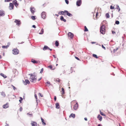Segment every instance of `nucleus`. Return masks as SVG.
Listing matches in <instances>:
<instances>
[{
	"label": "nucleus",
	"instance_id": "43",
	"mask_svg": "<svg viewBox=\"0 0 126 126\" xmlns=\"http://www.w3.org/2000/svg\"><path fill=\"white\" fill-rule=\"evenodd\" d=\"M12 0H5V2H9L11 1H12Z\"/></svg>",
	"mask_w": 126,
	"mask_h": 126
},
{
	"label": "nucleus",
	"instance_id": "33",
	"mask_svg": "<svg viewBox=\"0 0 126 126\" xmlns=\"http://www.w3.org/2000/svg\"><path fill=\"white\" fill-rule=\"evenodd\" d=\"M88 30L87 29V28L86 27V26H84V31L85 32H87L88 31Z\"/></svg>",
	"mask_w": 126,
	"mask_h": 126
},
{
	"label": "nucleus",
	"instance_id": "39",
	"mask_svg": "<svg viewBox=\"0 0 126 126\" xmlns=\"http://www.w3.org/2000/svg\"><path fill=\"white\" fill-rule=\"evenodd\" d=\"M31 18L33 19V20H35L36 19L35 16H31Z\"/></svg>",
	"mask_w": 126,
	"mask_h": 126
},
{
	"label": "nucleus",
	"instance_id": "40",
	"mask_svg": "<svg viewBox=\"0 0 126 126\" xmlns=\"http://www.w3.org/2000/svg\"><path fill=\"white\" fill-rule=\"evenodd\" d=\"M20 99L19 100V102H20V103H21V101L22 100H23V99L21 97H20Z\"/></svg>",
	"mask_w": 126,
	"mask_h": 126
},
{
	"label": "nucleus",
	"instance_id": "14",
	"mask_svg": "<svg viewBox=\"0 0 126 126\" xmlns=\"http://www.w3.org/2000/svg\"><path fill=\"white\" fill-rule=\"evenodd\" d=\"M30 11L32 14H34V13L35 12V9L34 8H30Z\"/></svg>",
	"mask_w": 126,
	"mask_h": 126
},
{
	"label": "nucleus",
	"instance_id": "44",
	"mask_svg": "<svg viewBox=\"0 0 126 126\" xmlns=\"http://www.w3.org/2000/svg\"><path fill=\"white\" fill-rule=\"evenodd\" d=\"M110 9H114V7L113 6H111L110 7Z\"/></svg>",
	"mask_w": 126,
	"mask_h": 126
},
{
	"label": "nucleus",
	"instance_id": "23",
	"mask_svg": "<svg viewBox=\"0 0 126 126\" xmlns=\"http://www.w3.org/2000/svg\"><path fill=\"white\" fill-rule=\"evenodd\" d=\"M48 67L50 69L52 70H54L55 68L54 67H53L52 65H50L48 66Z\"/></svg>",
	"mask_w": 126,
	"mask_h": 126
},
{
	"label": "nucleus",
	"instance_id": "29",
	"mask_svg": "<svg viewBox=\"0 0 126 126\" xmlns=\"http://www.w3.org/2000/svg\"><path fill=\"white\" fill-rule=\"evenodd\" d=\"M65 12L64 11H61L59 13V14L60 15H64V13H65Z\"/></svg>",
	"mask_w": 126,
	"mask_h": 126
},
{
	"label": "nucleus",
	"instance_id": "56",
	"mask_svg": "<svg viewBox=\"0 0 126 126\" xmlns=\"http://www.w3.org/2000/svg\"><path fill=\"white\" fill-rule=\"evenodd\" d=\"M91 43L92 44H95L96 43L95 42H91Z\"/></svg>",
	"mask_w": 126,
	"mask_h": 126
},
{
	"label": "nucleus",
	"instance_id": "64",
	"mask_svg": "<svg viewBox=\"0 0 126 126\" xmlns=\"http://www.w3.org/2000/svg\"><path fill=\"white\" fill-rule=\"evenodd\" d=\"M98 126H101L100 124H99L98 125Z\"/></svg>",
	"mask_w": 126,
	"mask_h": 126
},
{
	"label": "nucleus",
	"instance_id": "58",
	"mask_svg": "<svg viewBox=\"0 0 126 126\" xmlns=\"http://www.w3.org/2000/svg\"><path fill=\"white\" fill-rule=\"evenodd\" d=\"M47 83L48 84H50V82H47Z\"/></svg>",
	"mask_w": 126,
	"mask_h": 126
},
{
	"label": "nucleus",
	"instance_id": "26",
	"mask_svg": "<svg viewBox=\"0 0 126 126\" xmlns=\"http://www.w3.org/2000/svg\"><path fill=\"white\" fill-rule=\"evenodd\" d=\"M75 115L74 114L72 113L71 114L70 116V117H71L73 118H74L75 117Z\"/></svg>",
	"mask_w": 126,
	"mask_h": 126
},
{
	"label": "nucleus",
	"instance_id": "42",
	"mask_svg": "<svg viewBox=\"0 0 126 126\" xmlns=\"http://www.w3.org/2000/svg\"><path fill=\"white\" fill-rule=\"evenodd\" d=\"M11 86H12V87L13 88V89L14 90H15V89H16V88L13 85H12Z\"/></svg>",
	"mask_w": 126,
	"mask_h": 126
},
{
	"label": "nucleus",
	"instance_id": "47",
	"mask_svg": "<svg viewBox=\"0 0 126 126\" xmlns=\"http://www.w3.org/2000/svg\"><path fill=\"white\" fill-rule=\"evenodd\" d=\"M34 96L36 100V101H37V95L36 94H35L34 95Z\"/></svg>",
	"mask_w": 126,
	"mask_h": 126
},
{
	"label": "nucleus",
	"instance_id": "20",
	"mask_svg": "<svg viewBox=\"0 0 126 126\" xmlns=\"http://www.w3.org/2000/svg\"><path fill=\"white\" fill-rule=\"evenodd\" d=\"M49 49V48L46 46H45L43 48V50H45L46 49Z\"/></svg>",
	"mask_w": 126,
	"mask_h": 126
},
{
	"label": "nucleus",
	"instance_id": "21",
	"mask_svg": "<svg viewBox=\"0 0 126 126\" xmlns=\"http://www.w3.org/2000/svg\"><path fill=\"white\" fill-rule=\"evenodd\" d=\"M56 108L57 109H59L60 108V106L58 103H57L56 104Z\"/></svg>",
	"mask_w": 126,
	"mask_h": 126
},
{
	"label": "nucleus",
	"instance_id": "46",
	"mask_svg": "<svg viewBox=\"0 0 126 126\" xmlns=\"http://www.w3.org/2000/svg\"><path fill=\"white\" fill-rule=\"evenodd\" d=\"M44 69L43 68H42L40 72V73H42Z\"/></svg>",
	"mask_w": 126,
	"mask_h": 126
},
{
	"label": "nucleus",
	"instance_id": "34",
	"mask_svg": "<svg viewBox=\"0 0 126 126\" xmlns=\"http://www.w3.org/2000/svg\"><path fill=\"white\" fill-rule=\"evenodd\" d=\"M93 57L96 58H98L97 55L96 54H93Z\"/></svg>",
	"mask_w": 126,
	"mask_h": 126
},
{
	"label": "nucleus",
	"instance_id": "19",
	"mask_svg": "<svg viewBox=\"0 0 126 126\" xmlns=\"http://www.w3.org/2000/svg\"><path fill=\"white\" fill-rule=\"evenodd\" d=\"M60 19L61 21H63L64 22H65L66 21V20L64 18L63 16H61Z\"/></svg>",
	"mask_w": 126,
	"mask_h": 126
},
{
	"label": "nucleus",
	"instance_id": "5",
	"mask_svg": "<svg viewBox=\"0 0 126 126\" xmlns=\"http://www.w3.org/2000/svg\"><path fill=\"white\" fill-rule=\"evenodd\" d=\"M14 22L16 23V25L18 26H19L21 24V22L20 20L16 19Z\"/></svg>",
	"mask_w": 126,
	"mask_h": 126
},
{
	"label": "nucleus",
	"instance_id": "36",
	"mask_svg": "<svg viewBox=\"0 0 126 126\" xmlns=\"http://www.w3.org/2000/svg\"><path fill=\"white\" fill-rule=\"evenodd\" d=\"M41 32H40L39 33V34H43L44 33V30L43 29H41Z\"/></svg>",
	"mask_w": 126,
	"mask_h": 126
},
{
	"label": "nucleus",
	"instance_id": "59",
	"mask_svg": "<svg viewBox=\"0 0 126 126\" xmlns=\"http://www.w3.org/2000/svg\"><path fill=\"white\" fill-rule=\"evenodd\" d=\"M53 56L55 58H56V56L55 55H53Z\"/></svg>",
	"mask_w": 126,
	"mask_h": 126
},
{
	"label": "nucleus",
	"instance_id": "9",
	"mask_svg": "<svg viewBox=\"0 0 126 126\" xmlns=\"http://www.w3.org/2000/svg\"><path fill=\"white\" fill-rule=\"evenodd\" d=\"M78 104L77 102H76V104L74 105L73 107L74 109L76 110L78 108Z\"/></svg>",
	"mask_w": 126,
	"mask_h": 126
},
{
	"label": "nucleus",
	"instance_id": "50",
	"mask_svg": "<svg viewBox=\"0 0 126 126\" xmlns=\"http://www.w3.org/2000/svg\"><path fill=\"white\" fill-rule=\"evenodd\" d=\"M118 49L117 48L116 49H113V51L114 52H115Z\"/></svg>",
	"mask_w": 126,
	"mask_h": 126
},
{
	"label": "nucleus",
	"instance_id": "17",
	"mask_svg": "<svg viewBox=\"0 0 126 126\" xmlns=\"http://www.w3.org/2000/svg\"><path fill=\"white\" fill-rule=\"evenodd\" d=\"M97 118L100 121H101L102 119V117L99 114L97 117Z\"/></svg>",
	"mask_w": 126,
	"mask_h": 126
},
{
	"label": "nucleus",
	"instance_id": "1",
	"mask_svg": "<svg viewBox=\"0 0 126 126\" xmlns=\"http://www.w3.org/2000/svg\"><path fill=\"white\" fill-rule=\"evenodd\" d=\"M100 32L103 34H104L105 32V26L104 25L101 26L100 28Z\"/></svg>",
	"mask_w": 126,
	"mask_h": 126
},
{
	"label": "nucleus",
	"instance_id": "57",
	"mask_svg": "<svg viewBox=\"0 0 126 126\" xmlns=\"http://www.w3.org/2000/svg\"><path fill=\"white\" fill-rule=\"evenodd\" d=\"M32 27L34 28H35L36 27L35 26V25H33L32 26Z\"/></svg>",
	"mask_w": 126,
	"mask_h": 126
},
{
	"label": "nucleus",
	"instance_id": "30",
	"mask_svg": "<svg viewBox=\"0 0 126 126\" xmlns=\"http://www.w3.org/2000/svg\"><path fill=\"white\" fill-rule=\"evenodd\" d=\"M55 46L56 47H58L59 46V43L58 41H56L55 43Z\"/></svg>",
	"mask_w": 126,
	"mask_h": 126
},
{
	"label": "nucleus",
	"instance_id": "52",
	"mask_svg": "<svg viewBox=\"0 0 126 126\" xmlns=\"http://www.w3.org/2000/svg\"><path fill=\"white\" fill-rule=\"evenodd\" d=\"M102 47L104 49H106V48L105 47L103 46V45H102Z\"/></svg>",
	"mask_w": 126,
	"mask_h": 126
},
{
	"label": "nucleus",
	"instance_id": "13",
	"mask_svg": "<svg viewBox=\"0 0 126 126\" xmlns=\"http://www.w3.org/2000/svg\"><path fill=\"white\" fill-rule=\"evenodd\" d=\"M5 15L4 12L2 10L0 11V16H4Z\"/></svg>",
	"mask_w": 126,
	"mask_h": 126
},
{
	"label": "nucleus",
	"instance_id": "18",
	"mask_svg": "<svg viewBox=\"0 0 126 126\" xmlns=\"http://www.w3.org/2000/svg\"><path fill=\"white\" fill-rule=\"evenodd\" d=\"M31 62L34 63H38V62L35 60L34 59H32L31 60Z\"/></svg>",
	"mask_w": 126,
	"mask_h": 126
},
{
	"label": "nucleus",
	"instance_id": "4",
	"mask_svg": "<svg viewBox=\"0 0 126 126\" xmlns=\"http://www.w3.org/2000/svg\"><path fill=\"white\" fill-rule=\"evenodd\" d=\"M42 17L43 19H45L46 17V13L45 12H43L41 14Z\"/></svg>",
	"mask_w": 126,
	"mask_h": 126
},
{
	"label": "nucleus",
	"instance_id": "53",
	"mask_svg": "<svg viewBox=\"0 0 126 126\" xmlns=\"http://www.w3.org/2000/svg\"><path fill=\"white\" fill-rule=\"evenodd\" d=\"M22 109H22V108L21 107H20L19 109L20 111H22Z\"/></svg>",
	"mask_w": 126,
	"mask_h": 126
},
{
	"label": "nucleus",
	"instance_id": "3",
	"mask_svg": "<svg viewBox=\"0 0 126 126\" xmlns=\"http://www.w3.org/2000/svg\"><path fill=\"white\" fill-rule=\"evenodd\" d=\"M19 50L16 48H14L13 50V53L14 55H17L19 53Z\"/></svg>",
	"mask_w": 126,
	"mask_h": 126
},
{
	"label": "nucleus",
	"instance_id": "2",
	"mask_svg": "<svg viewBox=\"0 0 126 126\" xmlns=\"http://www.w3.org/2000/svg\"><path fill=\"white\" fill-rule=\"evenodd\" d=\"M30 79L31 81L32 82H35L36 80V76L34 75H31L30 77Z\"/></svg>",
	"mask_w": 126,
	"mask_h": 126
},
{
	"label": "nucleus",
	"instance_id": "8",
	"mask_svg": "<svg viewBox=\"0 0 126 126\" xmlns=\"http://www.w3.org/2000/svg\"><path fill=\"white\" fill-rule=\"evenodd\" d=\"M31 124L32 126H37V124L34 121H32Z\"/></svg>",
	"mask_w": 126,
	"mask_h": 126
},
{
	"label": "nucleus",
	"instance_id": "11",
	"mask_svg": "<svg viewBox=\"0 0 126 126\" xmlns=\"http://www.w3.org/2000/svg\"><path fill=\"white\" fill-rule=\"evenodd\" d=\"M13 3L17 7L18 5V4L17 3L16 0H15L13 1Z\"/></svg>",
	"mask_w": 126,
	"mask_h": 126
},
{
	"label": "nucleus",
	"instance_id": "62",
	"mask_svg": "<svg viewBox=\"0 0 126 126\" xmlns=\"http://www.w3.org/2000/svg\"><path fill=\"white\" fill-rule=\"evenodd\" d=\"M5 126H9V125L8 124H6Z\"/></svg>",
	"mask_w": 126,
	"mask_h": 126
},
{
	"label": "nucleus",
	"instance_id": "37",
	"mask_svg": "<svg viewBox=\"0 0 126 126\" xmlns=\"http://www.w3.org/2000/svg\"><path fill=\"white\" fill-rule=\"evenodd\" d=\"M1 95H2V96H3V97H4L5 96V93L4 92H2L1 93Z\"/></svg>",
	"mask_w": 126,
	"mask_h": 126
},
{
	"label": "nucleus",
	"instance_id": "48",
	"mask_svg": "<svg viewBox=\"0 0 126 126\" xmlns=\"http://www.w3.org/2000/svg\"><path fill=\"white\" fill-rule=\"evenodd\" d=\"M75 58L76 59H77L78 60H79V61H80V59L78 57H76V56H75Z\"/></svg>",
	"mask_w": 126,
	"mask_h": 126
},
{
	"label": "nucleus",
	"instance_id": "15",
	"mask_svg": "<svg viewBox=\"0 0 126 126\" xmlns=\"http://www.w3.org/2000/svg\"><path fill=\"white\" fill-rule=\"evenodd\" d=\"M64 12H65V13H66L67 15L68 16H72V15L71 14L69 13L67 11L65 10Z\"/></svg>",
	"mask_w": 126,
	"mask_h": 126
},
{
	"label": "nucleus",
	"instance_id": "24",
	"mask_svg": "<svg viewBox=\"0 0 126 126\" xmlns=\"http://www.w3.org/2000/svg\"><path fill=\"white\" fill-rule=\"evenodd\" d=\"M54 80L56 82H58V83H59L60 82V80L59 79H57Z\"/></svg>",
	"mask_w": 126,
	"mask_h": 126
},
{
	"label": "nucleus",
	"instance_id": "16",
	"mask_svg": "<svg viewBox=\"0 0 126 126\" xmlns=\"http://www.w3.org/2000/svg\"><path fill=\"white\" fill-rule=\"evenodd\" d=\"M9 107V106L8 105V103H6V104L3 105V107L4 108L6 109Z\"/></svg>",
	"mask_w": 126,
	"mask_h": 126
},
{
	"label": "nucleus",
	"instance_id": "22",
	"mask_svg": "<svg viewBox=\"0 0 126 126\" xmlns=\"http://www.w3.org/2000/svg\"><path fill=\"white\" fill-rule=\"evenodd\" d=\"M61 92H62V96H63V95L64 94V89L62 88L61 91Z\"/></svg>",
	"mask_w": 126,
	"mask_h": 126
},
{
	"label": "nucleus",
	"instance_id": "55",
	"mask_svg": "<svg viewBox=\"0 0 126 126\" xmlns=\"http://www.w3.org/2000/svg\"><path fill=\"white\" fill-rule=\"evenodd\" d=\"M84 120L85 121H87V118H84Z\"/></svg>",
	"mask_w": 126,
	"mask_h": 126
},
{
	"label": "nucleus",
	"instance_id": "6",
	"mask_svg": "<svg viewBox=\"0 0 126 126\" xmlns=\"http://www.w3.org/2000/svg\"><path fill=\"white\" fill-rule=\"evenodd\" d=\"M68 35L69 37L71 39H72L74 35L71 32H69L68 33Z\"/></svg>",
	"mask_w": 126,
	"mask_h": 126
},
{
	"label": "nucleus",
	"instance_id": "12",
	"mask_svg": "<svg viewBox=\"0 0 126 126\" xmlns=\"http://www.w3.org/2000/svg\"><path fill=\"white\" fill-rule=\"evenodd\" d=\"M14 7V5L12 3H10L9 4V8L10 10H12L13 9Z\"/></svg>",
	"mask_w": 126,
	"mask_h": 126
},
{
	"label": "nucleus",
	"instance_id": "41",
	"mask_svg": "<svg viewBox=\"0 0 126 126\" xmlns=\"http://www.w3.org/2000/svg\"><path fill=\"white\" fill-rule=\"evenodd\" d=\"M27 115H29V116L30 117H32V114H30L29 113H27Z\"/></svg>",
	"mask_w": 126,
	"mask_h": 126
},
{
	"label": "nucleus",
	"instance_id": "49",
	"mask_svg": "<svg viewBox=\"0 0 126 126\" xmlns=\"http://www.w3.org/2000/svg\"><path fill=\"white\" fill-rule=\"evenodd\" d=\"M39 94L40 95L41 97H43V94H41V93H39Z\"/></svg>",
	"mask_w": 126,
	"mask_h": 126
},
{
	"label": "nucleus",
	"instance_id": "60",
	"mask_svg": "<svg viewBox=\"0 0 126 126\" xmlns=\"http://www.w3.org/2000/svg\"><path fill=\"white\" fill-rule=\"evenodd\" d=\"M42 79V78H40L39 79H38V81H39L40 80H41V79Z\"/></svg>",
	"mask_w": 126,
	"mask_h": 126
},
{
	"label": "nucleus",
	"instance_id": "54",
	"mask_svg": "<svg viewBox=\"0 0 126 126\" xmlns=\"http://www.w3.org/2000/svg\"><path fill=\"white\" fill-rule=\"evenodd\" d=\"M54 99L55 101H56V96H54Z\"/></svg>",
	"mask_w": 126,
	"mask_h": 126
},
{
	"label": "nucleus",
	"instance_id": "51",
	"mask_svg": "<svg viewBox=\"0 0 126 126\" xmlns=\"http://www.w3.org/2000/svg\"><path fill=\"white\" fill-rule=\"evenodd\" d=\"M98 12H97L96 14V18L97 17V16H98Z\"/></svg>",
	"mask_w": 126,
	"mask_h": 126
},
{
	"label": "nucleus",
	"instance_id": "27",
	"mask_svg": "<svg viewBox=\"0 0 126 126\" xmlns=\"http://www.w3.org/2000/svg\"><path fill=\"white\" fill-rule=\"evenodd\" d=\"M116 9H117V10H118V12H119L120 11V8L119 6L118 5H116Z\"/></svg>",
	"mask_w": 126,
	"mask_h": 126
},
{
	"label": "nucleus",
	"instance_id": "7",
	"mask_svg": "<svg viewBox=\"0 0 126 126\" xmlns=\"http://www.w3.org/2000/svg\"><path fill=\"white\" fill-rule=\"evenodd\" d=\"M10 43L9 42H8L7 43V45L6 46H2V47L3 48H7L10 45Z\"/></svg>",
	"mask_w": 126,
	"mask_h": 126
},
{
	"label": "nucleus",
	"instance_id": "10",
	"mask_svg": "<svg viewBox=\"0 0 126 126\" xmlns=\"http://www.w3.org/2000/svg\"><path fill=\"white\" fill-rule=\"evenodd\" d=\"M81 4V0H79L76 2V5L78 6H79Z\"/></svg>",
	"mask_w": 126,
	"mask_h": 126
},
{
	"label": "nucleus",
	"instance_id": "38",
	"mask_svg": "<svg viewBox=\"0 0 126 126\" xmlns=\"http://www.w3.org/2000/svg\"><path fill=\"white\" fill-rule=\"evenodd\" d=\"M119 22L118 21H115V24H119Z\"/></svg>",
	"mask_w": 126,
	"mask_h": 126
},
{
	"label": "nucleus",
	"instance_id": "45",
	"mask_svg": "<svg viewBox=\"0 0 126 126\" xmlns=\"http://www.w3.org/2000/svg\"><path fill=\"white\" fill-rule=\"evenodd\" d=\"M65 1L67 4H68L69 3V1L68 0H65Z\"/></svg>",
	"mask_w": 126,
	"mask_h": 126
},
{
	"label": "nucleus",
	"instance_id": "32",
	"mask_svg": "<svg viewBox=\"0 0 126 126\" xmlns=\"http://www.w3.org/2000/svg\"><path fill=\"white\" fill-rule=\"evenodd\" d=\"M25 81L26 84H29L30 83L28 79H26Z\"/></svg>",
	"mask_w": 126,
	"mask_h": 126
},
{
	"label": "nucleus",
	"instance_id": "25",
	"mask_svg": "<svg viewBox=\"0 0 126 126\" xmlns=\"http://www.w3.org/2000/svg\"><path fill=\"white\" fill-rule=\"evenodd\" d=\"M41 120L42 121V122L43 125H46V123L44 122V120L42 118H41Z\"/></svg>",
	"mask_w": 126,
	"mask_h": 126
},
{
	"label": "nucleus",
	"instance_id": "31",
	"mask_svg": "<svg viewBox=\"0 0 126 126\" xmlns=\"http://www.w3.org/2000/svg\"><path fill=\"white\" fill-rule=\"evenodd\" d=\"M106 17L107 18H109L110 17V16L109 14L108 13H106Z\"/></svg>",
	"mask_w": 126,
	"mask_h": 126
},
{
	"label": "nucleus",
	"instance_id": "28",
	"mask_svg": "<svg viewBox=\"0 0 126 126\" xmlns=\"http://www.w3.org/2000/svg\"><path fill=\"white\" fill-rule=\"evenodd\" d=\"M0 75L4 78H6L7 77L3 73H1L0 74Z\"/></svg>",
	"mask_w": 126,
	"mask_h": 126
},
{
	"label": "nucleus",
	"instance_id": "35",
	"mask_svg": "<svg viewBox=\"0 0 126 126\" xmlns=\"http://www.w3.org/2000/svg\"><path fill=\"white\" fill-rule=\"evenodd\" d=\"M100 114L104 116H106L105 115V114H104L103 112H101V111H100Z\"/></svg>",
	"mask_w": 126,
	"mask_h": 126
},
{
	"label": "nucleus",
	"instance_id": "61",
	"mask_svg": "<svg viewBox=\"0 0 126 126\" xmlns=\"http://www.w3.org/2000/svg\"><path fill=\"white\" fill-rule=\"evenodd\" d=\"M71 104H72V103H75L74 101H72L71 102Z\"/></svg>",
	"mask_w": 126,
	"mask_h": 126
},
{
	"label": "nucleus",
	"instance_id": "63",
	"mask_svg": "<svg viewBox=\"0 0 126 126\" xmlns=\"http://www.w3.org/2000/svg\"><path fill=\"white\" fill-rule=\"evenodd\" d=\"M115 32L113 31H112V33L113 34H114V33H115Z\"/></svg>",
	"mask_w": 126,
	"mask_h": 126
}]
</instances>
